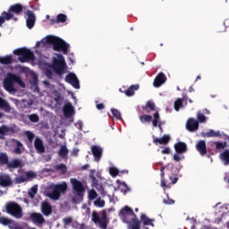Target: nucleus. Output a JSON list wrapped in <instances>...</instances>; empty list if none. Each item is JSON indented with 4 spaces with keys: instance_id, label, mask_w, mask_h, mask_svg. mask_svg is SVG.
Here are the masks:
<instances>
[{
    "instance_id": "obj_59",
    "label": "nucleus",
    "mask_w": 229,
    "mask_h": 229,
    "mask_svg": "<svg viewBox=\"0 0 229 229\" xmlns=\"http://www.w3.org/2000/svg\"><path fill=\"white\" fill-rule=\"evenodd\" d=\"M109 173H120L119 169L115 166L109 167Z\"/></svg>"
},
{
    "instance_id": "obj_46",
    "label": "nucleus",
    "mask_w": 229,
    "mask_h": 229,
    "mask_svg": "<svg viewBox=\"0 0 229 229\" xmlns=\"http://www.w3.org/2000/svg\"><path fill=\"white\" fill-rule=\"evenodd\" d=\"M94 205L95 207H99L100 208H103V207H105V200L101 199V198H98L94 201Z\"/></svg>"
},
{
    "instance_id": "obj_38",
    "label": "nucleus",
    "mask_w": 229,
    "mask_h": 229,
    "mask_svg": "<svg viewBox=\"0 0 229 229\" xmlns=\"http://www.w3.org/2000/svg\"><path fill=\"white\" fill-rule=\"evenodd\" d=\"M140 123H151L153 121V116L151 114H143L140 116Z\"/></svg>"
},
{
    "instance_id": "obj_61",
    "label": "nucleus",
    "mask_w": 229,
    "mask_h": 229,
    "mask_svg": "<svg viewBox=\"0 0 229 229\" xmlns=\"http://www.w3.org/2000/svg\"><path fill=\"white\" fill-rule=\"evenodd\" d=\"M170 180L172 181V184L174 185V183H176V182H178V177L176 176H170Z\"/></svg>"
},
{
    "instance_id": "obj_37",
    "label": "nucleus",
    "mask_w": 229,
    "mask_h": 229,
    "mask_svg": "<svg viewBox=\"0 0 229 229\" xmlns=\"http://www.w3.org/2000/svg\"><path fill=\"white\" fill-rule=\"evenodd\" d=\"M154 119L152 120V125L154 126V128H157L158 126V123L160 122V114L158 113V111H156L153 114Z\"/></svg>"
},
{
    "instance_id": "obj_18",
    "label": "nucleus",
    "mask_w": 229,
    "mask_h": 229,
    "mask_svg": "<svg viewBox=\"0 0 229 229\" xmlns=\"http://www.w3.org/2000/svg\"><path fill=\"white\" fill-rule=\"evenodd\" d=\"M30 219L34 223V225H44V223H46V218H44L40 213L30 214Z\"/></svg>"
},
{
    "instance_id": "obj_9",
    "label": "nucleus",
    "mask_w": 229,
    "mask_h": 229,
    "mask_svg": "<svg viewBox=\"0 0 229 229\" xmlns=\"http://www.w3.org/2000/svg\"><path fill=\"white\" fill-rule=\"evenodd\" d=\"M70 182L73 194L78 196V198H83V196H85V187H83V183L76 178H72Z\"/></svg>"
},
{
    "instance_id": "obj_39",
    "label": "nucleus",
    "mask_w": 229,
    "mask_h": 229,
    "mask_svg": "<svg viewBox=\"0 0 229 229\" xmlns=\"http://www.w3.org/2000/svg\"><path fill=\"white\" fill-rule=\"evenodd\" d=\"M111 114L113 117H115L117 119V121H121L122 116H121V112H119V110L115 108H111Z\"/></svg>"
},
{
    "instance_id": "obj_44",
    "label": "nucleus",
    "mask_w": 229,
    "mask_h": 229,
    "mask_svg": "<svg viewBox=\"0 0 229 229\" xmlns=\"http://www.w3.org/2000/svg\"><path fill=\"white\" fill-rule=\"evenodd\" d=\"M9 131H10V127L6 125H2L0 127V135H2L3 137H4V135H6V133H8Z\"/></svg>"
},
{
    "instance_id": "obj_57",
    "label": "nucleus",
    "mask_w": 229,
    "mask_h": 229,
    "mask_svg": "<svg viewBox=\"0 0 229 229\" xmlns=\"http://www.w3.org/2000/svg\"><path fill=\"white\" fill-rule=\"evenodd\" d=\"M161 153L163 155H169V153H171V148H169V147H166L161 151Z\"/></svg>"
},
{
    "instance_id": "obj_17",
    "label": "nucleus",
    "mask_w": 229,
    "mask_h": 229,
    "mask_svg": "<svg viewBox=\"0 0 229 229\" xmlns=\"http://www.w3.org/2000/svg\"><path fill=\"white\" fill-rule=\"evenodd\" d=\"M41 212L46 217H49L53 214V206L47 201H43L41 203Z\"/></svg>"
},
{
    "instance_id": "obj_62",
    "label": "nucleus",
    "mask_w": 229,
    "mask_h": 229,
    "mask_svg": "<svg viewBox=\"0 0 229 229\" xmlns=\"http://www.w3.org/2000/svg\"><path fill=\"white\" fill-rule=\"evenodd\" d=\"M78 153H80V149L78 148H73L72 155H73V157H78Z\"/></svg>"
},
{
    "instance_id": "obj_56",
    "label": "nucleus",
    "mask_w": 229,
    "mask_h": 229,
    "mask_svg": "<svg viewBox=\"0 0 229 229\" xmlns=\"http://www.w3.org/2000/svg\"><path fill=\"white\" fill-rule=\"evenodd\" d=\"M215 144L216 149H225V144H223V142L216 141Z\"/></svg>"
},
{
    "instance_id": "obj_12",
    "label": "nucleus",
    "mask_w": 229,
    "mask_h": 229,
    "mask_svg": "<svg viewBox=\"0 0 229 229\" xmlns=\"http://www.w3.org/2000/svg\"><path fill=\"white\" fill-rule=\"evenodd\" d=\"M167 81V77L165 72H160L154 79L153 85L156 89H158Z\"/></svg>"
},
{
    "instance_id": "obj_1",
    "label": "nucleus",
    "mask_w": 229,
    "mask_h": 229,
    "mask_svg": "<svg viewBox=\"0 0 229 229\" xmlns=\"http://www.w3.org/2000/svg\"><path fill=\"white\" fill-rule=\"evenodd\" d=\"M67 189H69V186L66 182H63L59 184H53L46 191L47 196L50 199H53V201H58L62 194H65L67 192Z\"/></svg>"
},
{
    "instance_id": "obj_31",
    "label": "nucleus",
    "mask_w": 229,
    "mask_h": 229,
    "mask_svg": "<svg viewBox=\"0 0 229 229\" xmlns=\"http://www.w3.org/2000/svg\"><path fill=\"white\" fill-rule=\"evenodd\" d=\"M219 157L224 165H229V150L228 149L224 150Z\"/></svg>"
},
{
    "instance_id": "obj_54",
    "label": "nucleus",
    "mask_w": 229,
    "mask_h": 229,
    "mask_svg": "<svg viewBox=\"0 0 229 229\" xmlns=\"http://www.w3.org/2000/svg\"><path fill=\"white\" fill-rule=\"evenodd\" d=\"M45 74H46L47 78H48L49 80H53V71L47 69L45 71Z\"/></svg>"
},
{
    "instance_id": "obj_30",
    "label": "nucleus",
    "mask_w": 229,
    "mask_h": 229,
    "mask_svg": "<svg viewBox=\"0 0 229 229\" xmlns=\"http://www.w3.org/2000/svg\"><path fill=\"white\" fill-rule=\"evenodd\" d=\"M0 108L2 110H4L6 113L12 112V106H10V104L8 101H6L4 98L0 97Z\"/></svg>"
},
{
    "instance_id": "obj_55",
    "label": "nucleus",
    "mask_w": 229,
    "mask_h": 229,
    "mask_svg": "<svg viewBox=\"0 0 229 229\" xmlns=\"http://www.w3.org/2000/svg\"><path fill=\"white\" fill-rule=\"evenodd\" d=\"M64 98H62V94L60 93H56L55 94V98H54V101H55V103H60V101H62Z\"/></svg>"
},
{
    "instance_id": "obj_58",
    "label": "nucleus",
    "mask_w": 229,
    "mask_h": 229,
    "mask_svg": "<svg viewBox=\"0 0 229 229\" xmlns=\"http://www.w3.org/2000/svg\"><path fill=\"white\" fill-rule=\"evenodd\" d=\"M174 160L175 162H180V160H182V157H180V154L176 152V154L174 155Z\"/></svg>"
},
{
    "instance_id": "obj_64",
    "label": "nucleus",
    "mask_w": 229,
    "mask_h": 229,
    "mask_svg": "<svg viewBox=\"0 0 229 229\" xmlns=\"http://www.w3.org/2000/svg\"><path fill=\"white\" fill-rule=\"evenodd\" d=\"M97 108H98V110H104L105 109V105H103V104H97Z\"/></svg>"
},
{
    "instance_id": "obj_63",
    "label": "nucleus",
    "mask_w": 229,
    "mask_h": 229,
    "mask_svg": "<svg viewBox=\"0 0 229 229\" xmlns=\"http://www.w3.org/2000/svg\"><path fill=\"white\" fill-rule=\"evenodd\" d=\"M98 184H99V181H98V179L94 178L92 187H94V189H96V185H98Z\"/></svg>"
},
{
    "instance_id": "obj_25",
    "label": "nucleus",
    "mask_w": 229,
    "mask_h": 229,
    "mask_svg": "<svg viewBox=\"0 0 229 229\" xmlns=\"http://www.w3.org/2000/svg\"><path fill=\"white\" fill-rule=\"evenodd\" d=\"M34 147H35V149L38 151V153L46 152V147H44V141H42L40 138L35 139Z\"/></svg>"
},
{
    "instance_id": "obj_19",
    "label": "nucleus",
    "mask_w": 229,
    "mask_h": 229,
    "mask_svg": "<svg viewBox=\"0 0 229 229\" xmlns=\"http://www.w3.org/2000/svg\"><path fill=\"white\" fill-rule=\"evenodd\" d=\"M37 174L35 173H27L26 175H21L14 178L15 183H24V182H28V180H31V178H36Z\"/></svg>"
},
{
    "instance_id": "obj_33",
    "label": "nucleus",
    "mask_w": 229,
    "mask_h": 229,
    "mask_svg": "<svg viewBox=\"0 0 229 229\" xmlns=\"http://www.w3.org/2000/svg\"><path fill=\"white\" fill-rule=\"evenodd\" d=\"M139 88V84L131 85L127 90H125V96H127V98H131V96H135V90H137Z\"/></svg>"
},
{
    "instance_id": "obj_5",
    "label": "nucleus",
    "mask_w": 229,
    "mask_h": 229,
    "mask_svg": "<svg viewBox=\"0 0 229 229\" xmlns=\"http://www.w3.org/2000/svg\"><path fill=\"white\" fill-rule=\"evenodd\" d=\"M13 55H16L19 62L25 64V62H33L35 60V54L28 48H17L13 51Z\"/></svg>"
},
{
    "instance_id": "obj_29",
    "label": "nucleus",
    "mask_w": 229,
    "mask_h": 229,
    "mask_svg": "<svg viewBox=\"0 0 229 229\" xmlns=\"http://www.w3.org/2000/svg\"><path fill=\"white\" fill-rule=\"evenodd\" d=\"M142 108L147 114L157 112V106H155V102L153 101H148L146 106H144Z\"/></svg>"
},
{
    "instance_id": "obj_36",
    "label": "nucleus",
    "mask_w": 229,
    "mask_h": 229,
    "mask_svg": "<svg viewBox=\"0 0 229 229\" xmlns=\"http://www.w3.org/2000/svg\"><path fill=\"white\" fill-rule=\"evenodd\" d=\"M58 155L61 158H65L67 155H69V149L65 145L62 146L61 148L58 151Z\"/></svg>"
},
{
    "instance_id": "obj_4",
    "label": "nucleus",
    "mask_w": 229,
    "mask_h": 229,
    "mask_svg": "<svg viewBox=\"0 0 229 229\" xmlns=\"http://www.w3.org/2000/svg\"><path fill=\"white\" fill-rule=\"evenodd\" d=\"M14 83H19L21 87H26V84L22 82V80L20 76L15 74H11L7 79L4 81V88L7 90V92H17V89L13 87Z\"/></svg>"
},
{
    "instance_id": "obj_8",
    "label": "nucleus",
    "mask_w": 229,
    "mask_h": 229,
    "mask_svg": "<svg viewBox=\"0 0 229 229\" xmlns=\"http://www.w3.org/2000/svg\"><path fill=\"white\" fill-rule=\"evenodd\" d=\"M6 212L15 219H21L22 217V208L15 203V202H9L5 206Z\"/></svg>"
},
{
    "instance_id": "obj_49",
    "label": "nucleus",
    "mask_w": 229,
    "mask_h": 229,
    "mask_svg": "<svg viewBox=\"0 0 229 229\" xmlns=\"http://www.w3.org/2000/svg\"><path fill=\"white\" fill-rule=\"evenodd\" d=\"M198 123H206L207 122V116L203 114L202 113H199L197 114Z\"/></svg>"
},
{
    "instance_id": "obj_53",
    "label": "nucleus",
    "mask_w": 229,
    "mask_h": 229,
    "mask_svg": "<svg viewBox=\"0 0 229 229\" xmlns=\"http://www.w3.org/2000/svg\"><path fill=\"white\" fill-rule=\"evenodd\" d=\"M63 223H64V226H69V225H71V223H72V217L67 216V217L64 218Z\"/></svg>"
},
{
    "instance_id": "obj_47",
    "label": "nucleus",
    "mask_w": 229,
    "mask_h": 229,
    "mask_svg": "<svg viewBox=\"0 0 229 229\" xmlns=\"http://www.w3.org/2000/svg\"><path fill=\"white\" fill-rule=\"evenodd\" d=\"M57 171H61V173H67V165L65 164H59L55 166Z\"/></svg>"
},
{
    "instance_id": "obj_42",
    "label": "nucleus",
    "mask_w": 229,
    "mask_h": 229,
    "mask_svg": "<svg viewBox=\"0 0 229 229\" xmlns=\"http://www.w3.org/2000/svg\"><path fill=\"white\" fill-rule=\"evenodd\" d=\"M28 118L30 119V123H38V121H40V118L38 117V114H30L28 116Z\"/></svg>"
},
{
    "instance_id": "obj_23",
    "label": "nucleus",
    "mask_w": 229,
    "mask_h": 229,
    "mask_svg": "<svg viewBox=\"0 0 229 229\" xmlns=\"http://www.w3.org/2000/svg\"><path fill=\"white\" fill-rule=\"evenodd\" d=\"M175 153L183 154L187 153V143L183 141H178L174 146Z\"/></svg>"
},
{
    "instance_id": "obj_26",
    "label": "nucleus",
    "mask_w": 229,
    "mask_h": 229,
    "mask_svg": "<svg viewBox=\"0 0 229 229\" xmlns=\"http://www.w3.org/2000/svg\"><path fill=\"white\" fill-rule=\"evenodd\" d=\"M141 224L142 222L137 218V216H133L129 222L128 229H140Z\"/></svg>"
},
{
    "instance_id": "obj_32",
    "label": "nucleus",
    "mask_w": 229,
    "mask_h": 229,
    "mask_svg": "<svg viewBox=\"0 0 229 229\" xmlns=\"http://www.w3.org/2000/svg\"><path fill=\"white\" fill-rule=\"evenodd\" d=\"M187 100L186 98H177L174 102V108L176 112H180V108H183V102Z\"/></svg>"
},
{
    "instance_id": "obj_2",
    "label": "nucleus",
    "mask_w": 229,
    "mask_h": 229,
    "mask_svg": "<svg viewBox=\"0 0 229 229\" xmlns=\"http://www.w3.org/2000/svg\"><path fill=\"white\" fill-rule=\"evenodd\" d=\"M0 165H6L9 171H13V169H22L25 163L22 159L19 158H14L10 161L6 153H0Z\"/></svg>"
},
{
    "instance_id": "obj_6",
    "label": "nucleus",
    "mask_w": 229,
    "mask_h": 229,
    "mask_svg": "<svg viewBox=\"0 0 229 229\" xmlns=\"http://www.w3.org/2000/svg\"><path fill=\"white\" fill-rule=\"evenodd\" d=\"M91 216V221L95 223V225H99L101 229L108 228V218L106 217V211L102 210L101 216H99L98 211H92Z\"/></svg>"
},
{
    "instance_id": "obj_3",
    "label": "nucleus",
    "mask_w": 229,
    "mask_h": 229,
    "mask_svg": "<svg viewBox=\"0 0 229 229\" xmlns=\"http://www.w3.org/2000/svg\"><path fill=\"white\" fill-rule=\"evenodd\" d=\"M47 42L53 45L54 51H62L64 55L69 53L70 45L58 37L50 36L47 38Z\"/></svg>"
},
{
    "instance_id": "obj_22",
    "label": "nucleus",
    "mask_w": 229,
    "mask_h": 229,
    "mask_svg": "<svg viewBox=\"0 0 229 229\" xmlns=\"http://www.w3.org/2000/svg\"><path fill=\"white\" fill-rule=\"evenodd\" d=\"M63 112L66 119L72 117V114H74V107L72 106V104L71 103L65 104L63 108Z\"/></svg>"
},
{
    "instance_id": "obj_34",
    "label": "nucleus",
    "mask_w": 229,
    "mask_h": 229,
    "mask_svg": "<svg viewBox=\"0 0 229 229\" xmlns=\"http://www.w3.org/2000/svg\"><path fill=\"white\" fill-rule=\"evenodd\" d=\"M12 62H13V57L12 55H5L0 57V64H2V65H10Z\"/></svg>"
},
{
    "instance_id": "obj_60",
    "label": "nucleus",
    "mask_w": 229,
    "mask_h": 229,
    "mask_svg": "<svg viewBox=\"0 0 229 229\" xmlns=\"http://www.w3.org/2000/svg\"><path fill=\"white\" fill-rule=\"evenodd\" d=\"M164 203H165V205H174V200L171 199H164Z\"/></svg>"
},
{
    "instance_id": "obj_7",
    "label": "nucleus",
    "mask_w": 229,
    "mask_h": 229,
    "mask_svg": "<svg viewBox=\"0 0 229 229\" xmlns=\"http://www.w3.org/2000/svg\"><path fill=\"white\" fill-rule=\"evenodd\" d=\"M65 58L61 54L53 58L52 67L56 74L62 75L65 72Z\"/></svg>"
},
{
    "instance_id": "obj_40",
    "label": "nucleus",
    "mask_w": 229,
    "mask_h": 229,
    "mask_svg": "<svg viewBox=\"0 0 229 229\" xmlns=\"http://www.w3.org/2000/svg\"><path fill=\"white\" fill-rule=\"evenodd\" d=\"M88 198L89 199H90V201L96 199V198H98V192L96 191V190H90L88 193Z\"/></svg>"
},
{
    "instance_id": "obj_28",
    "label": "nucleus",
    "mask_w": 229,
    "mask_h": 229,
    "mask_svg": "<svg viewBox=\"0 0 229 229\" xmlns=\"http://www.w3.org/2000/svg\"><path fill=\"white\" fill-rule=\"evenodd\" d=\"M196 149L200 155H205L207 153V143L205 142V140H199L196 144Z\"/></svg>"
},
{
    "instance_id": "obj_52",
    "label": "nucleus",
    "mask_w": 229,
    "mask_h": 229,
    "mask_svg": "<svg viewBox=\"0 0 229 229\" xmlns=\"http://www.w3.org/2000/svg\"><path fill=\"white\" fill-rule=\"evenodd\" d=\"M25 134H26L27 139H29L30 142H32L33 140L35 139V134H33V132H31L30 131H27L25 132Z\"/></svg>"
},
{
    "instance_id": "obj_48",
    "label": "nucleus",
    "mask_w": 229,
    "mask_h": 229,
    "mask_svg": "<svg viewBox=\"0 0 229 229\" xmlns=\"http://www.w3.org/2000/svg\"><path fill=\"white\" fill-rule=\"evenodd\" d=\"M161 187L164 189H171V186L167 184L164 178V173L161 174Z\"/></svg>"
},
{
    "instance_id": "obj_45",
    "label": "nucleus",
    "mask_w": 229,
    "mask_h": 229,
    "mask_svg": "<svg viewBox=\"0 0 229 229\" xmlns=\"http://www.w3.org/2000/svg\"><path fill=\"white\" fill-rule=\"evenodd\" d=\"M21 148H22V144L21 143V141H16V148L13 153L15 155H21V153H22V150L21 149Z\"/></svg>"
},
{
    "instance_id": "obj_16",
    "label": "nucleus",
    "mask_w": 229,
    "mask_h": 229,
    "mask_svg": "<svg viewBox=\"0 0 229 229\" xmlns=\"http://www.w3.org/2000/svg\"><path fill=\"white\" fill-rule=\"evenodd\" d=\"M119 216L122 219H123V221H126V216H132V217H135L137 215L135 212H133V209L128 206H125L120 210Z\"/></svg>"
},
{
    "instance_id": "obj_27",
    "label": "nucleus",
    "mask_w": 229,
    "mask_h": 229,
    "mask_svg": "<svg viewBox=\"0 0 229 229\" xmlns=\"http://www.w3.org/2000/svg\"><path fill=\"white\" fill-rule=\"evenodd\" d=\"M171 140V136L165 134L162 138H155L153 142L154 144H164L166 146V144H169V141Z\"/></svg>"
},
{
    "instance_id": "obj_24",
    "label": "nucleus",
    "mask_w": 229,
    "mask_h": 229,
    "mask_svg": "<svg viewBox=\"0 0 229 229\" xmlns=\"http://www.w3.org/2000/svg\"><path fill=\"white\" fill-rule=\"evenodd\" d=\"M17 21V18L13 16V14L6 13V12H3L2 15L0 16V28H3V24L6 22V21Z\"/></svg>"
},
{
    "instance_id": "obj_11",
    "label": "nucleus",
    "mask_w": 229,
    "mask_h": 229,
    "mask_svg": "<svg viewBox=\"0 0 229 229\" xmlns=\"http://www.w3.org/2000/svg\"><path fill=\"white\" fill-rule=\"evenodd\" d=\"M13 185V180L8 174H0V187H12Z\"/></svg>"
},
{
    "instance_id": "obj_13",
    "label": "nucleus",
    "mask_w": 229,
    "mask_h": 229,
    "mask_svg": "<svg viewBox=\"0 0 229 229\" xmlns=\"http://www.w3.org/2000/svg\"><path fill=\"white\" fill-rule=\"evenodd\" d=\"M65 81L70 83L73 89H80V81H78V77L74 73H69L65 76Z\"/></svg>"
},
{
    "instance_id": "obj_10",
    "label": "nucleus",
    "mask_w": 229,
    "mask_h": 229,
    "mask_svg": "<svg viewBox=\"0 0 229 229\" xmlns=\"http://www.w3.org/2000/svg\"><path fill=\"white\" fill-rule=\"evenodd\" d=\"M26 15V26L29 30H33L35 26V22L37 21V16H35V13L31 10H28L25 13Z\"/></svg>"
},
{
    "instance_id": "obj_21",
    "label": "nucleus",
    "mask_w": 229,
    "mask_h": 229,
    "mask_svg": "<svg viewBox=\"0 0 229 229\" xmlns=\"http://www.w3.org/2000/svg\"><path fill=\"white\" fill-rule=\"evenodd\" d=\"M91 152L95 160L99 162V160H101V157H103V148H101L99 146L93 145L91 147Z\"/></svg>"
},
{
    "instance_id": "obj_20",
    "label": "nucleus",
    "mask_w": 229,
    "mask_h": 229,
    "mask_svg": "<svg viewBox=\"0 0 229 229\" xmlns=\"http://www.w3.org/2000/svg\"><path fill=\"white\" fill-rule=\"evenodd\" d=\"M140 221L143 225V229H149L148 226H155V219L148 217L145 214L140 215Z\"/></svg>"
},
{
    "instance_id": "obj_15",
    "label": "nucleus",
    "mask_w": 229,
    "mask_h": 229,
    "mask_svg": "<svg viewBox=\"0 0 229 229\" xmlns=\"http://www.w3.org/2000/svg\"><path fill=\"white\" fill-rule=\"evenodd\" d=\"M22 10H24V6L21 4H14L11 5L6 12V13H10V15H21L22 13Z\"/></svg>"
},
{
    "instance_id": "obj_51",
    "label": "nucleus",
    "mask_w": 229,
    "mask_h": 229,
    "mask_svg": "<svg viewBox=\"0 0 229 229\" xmlns=\"http://www.w3.org/2000/svg\"><path fill=\"white\" fill-rule=\"evenodd\" d=\"M67 21V15L60 13L57 15V22H65Z\"/></svg>"
},
{
    "instance_id": "obj_14",
    "label": "nucleus",
    "mask_w": 229,
    "mask_h": 229,
    "mask_svg": "<svg viewBox=\"0 0 229 229\" xmlns=\"http://www.w3.org/2000/svg\"><path fill=\"white\" fill-rule=\"evenodd\" d=\"M199 122H198L196 119L194 118H189L187 123H186V130H188V131H197V130H199Z\"/></svg>"
},
{
    "instance_id": "obj_41",
    "label": "nucleus",
    "mask_w": 229,
    "mask_h": 229,
    "mask_svg": "<svg viewBox=\"0 0 229 229\" xmlns=\"http://www.w3.org/2000/svg\"><path fill=\"white\" fill-rule=\"evenodd\" d=\"M95 189L100 192L101 196H106V191H105V188L103 187L102 183L95 186Z\"/></svg>"
},
{
    "instance_id": "obj_43",
    "label": "nucleus",
    "mask_w": 229,
    "mask_h": 229,
    "mask_svg": "<svg viewBox=\"0 0 229 229\" xmlns=\"http://www.w3.org/2000/svg\"><path fill=\"white\" fill-rule=\"evenodd\" d=\"M38 189L37 186H33L30 191H29V196L30 198H31V199H33V198H35V196L37 195Z\"/></svg>"
},
{
    "instance_id": "obj_35",
    "label": "nucleus",
    "mask_w": 229,
    "mask_h": 229,
    "mask_svg": "<svg viewBox=\"0 0 229 229\" xmlns=\"http://www.w3.org/2000/svg\"><path fill=\"white\" fill-rule=\"evenodd\" d=\"M203 137H221V131H214V130H209L208 132H204L202 133Z\"/></svg>"
},
{
    "instance_id": "obj_50",
    "label": "nucleus",
    "mask_w": 229,
    "mask_h": 229,
    "mask_svg": "<svg viewBox=\"0 0 229 229\" xmlns=\"http://www.w3.org/2000/svg\"><path fill=\"white\" fill-rule=\"evenodd\" d=\"M12 223V220L10 218H6L4 216L0 217V224L4 225V226L10 225Z\"/></svg>"
}]
</instances>
